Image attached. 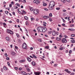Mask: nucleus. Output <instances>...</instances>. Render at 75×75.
I'll use <instances>...</instances> for the list:
<instances>
[{
	"instance_id": "obj_12",
	"label": "nucleus",
	"mask_w": 75,
	"mask_h": 75,
	"mask_svg": "<svg viewBox=\"0 0 75 75\" xmlns=\"http://www.w3.org/2000/svg\"><path fill=\"white\" fill-rule=\"evenodd\" d=\"M32 64L33 66H35V63L34 62H32Z\"/></svg>"
},
{
	"instance_id": "obj_43",
	"label": "nucleus",
	"mask_w": 75,
	"mask_h": 75,
	"mask_svg": "<svg viewBox=\"0 0 75 75\" xmlns=\"http://www.w3.org/2000/svg\"><path fill=\"white\" fill-rule=\"evenodd\" d=\"M9 7L11 8V7H12V5L11 4H9Z\"/></svg>"
},
{
	"instance_id": "obj_39",
	"label": "nucleus",
	"mask_w": 75,
	"mask_h": 75,
	"mask_svg": "<svg viewBox=\"0 0 75 75\" xmlns=\"http://www.w3.org/2000/svg\"><path fill=\"white\" fill-rule=\"evenodd\" d=\"M6 9H7V10H8V11H9V10H10V8H6Z\"/></svg>"
},
{
	"instance_id": "obj_48",
	"label": "nucleus",
	"mask_w": 75,
	"mask_h": 75,
	"mask_svg": "<svg viewBox=\"0 0 75 75\" xmlns=\"http://www.w3.org/2000/svg\"><path fill=\"white\" fill-rule=\"evenodd\" d=\"M60 50H63V48L62 47H61L59 48Z\"/></svg>"
},
{
	"instance_id": "obj_16",
	"label": "nucleus",
	"mask_w": 75,
	"mask_h": 75,
	"mask_svg": "<svg viewBox=\"0 0 75 75\" xmlns=\"http://www.w3.org/2000/svg\"><path fill=\"white\" fill-rule=\"evenodd\" d=\"M72 43H75V41L74 40H71Z\"/></svg>"
},
{
	"instance_id": "obj_27",
	"label": "nucleus",
	"mask_w": 75,
	"mask_h": 75,
	"mask_svg": "<svg viewBox=\"0 0 75 75\" xmlns=\"http://www.w3.org/2000/svg\"><path fill=\"white\" fill-rule=\"evenodd\" d=\"M22 74H23V75H26V74H26L25 73V72L24 71H23L22 73Z\"/></svg>"
},
{
	"instance_id": "obj_14",
	"label": "nucleus",
	"mask_w": 75,
	"mask_h": 75,
	"mask_svg": "<svg viewBox=\"0 0 75 75\" xmlns=\"http://www.w3.org/2000/svg\"><path fill=\"white\" fill-rule=\"evenodd\" d=\"M56 40L57 41H60V40H61V39L60 38L57 37L56 38Z\"/></svg>"
},
{
	"instance_id": "obj_53",
	"label": "nucleus",
	"mask_w": 75,
	"mask_h": 75,
	"mask_svg": "<svg viewBox=\"0 0 75 75\" xmlns=\"http://www.w3.org/2000/svg\"><path fill=\"white\" fill-rule=\"evenodd\" d=\"M74 24L71 25H70V26L71 27H74Z\"/></svg>"
},
{
	"instance_id": "obj_51",
	"label": "nucleus",
	"mask_w": 75,
	"mask_h": 75,
	"mask_svg": "<svg viewBox=\"0 0 75 75\" xmlns=\"http://www.w3.org/2000/svg\"><path fill=\"white\" fill-rule=\"evenodd\" d=\"M15 69L16 70H17V69H18V67H15Z\"/></svg>"
},
{
	"instance_id": "obj_33",
	"label": "nucleus",
	"mask_w": 75,
	"mask_h": 75,
	"mask_svg": "<svg viewBox=\"0 0 75 75\" xmlns=\"http://www.w3.org/2000/svg\"><path fill=\"white\" fill-rule=\"evenodd\" d=\"M16 5H17V6H18V7H20V5L18 4H16Z\"/></svg>"
},
{
	"instance_id": "obj_47",
	"label": "nucleus",
	"mask_w": 75,
	"mask_h": 75,
	"mask_svg": "<svg viewBox=\"0 0 75 75\" xmlns=\"http://www.w3.org/2000/svg\"><path fill=\"white\" fill-rule=\"evenodd\" d=\"M9 59H10V58H9V57H7L6 58V59L7 60H9Z\"/></svg>"
},
{
	"instance_id": "obj_20",
	"label": "nucleus",
	"mask_w": 75,
	"mask_h": 75,
	"mask_svg": "<svg viewBox=\"0 0 75 75\" xmlns=\"http://www.w3.org/2000/svg\"><path fill=\"white\" fill-rule=\"evenodd\" d=\"M66 0H61V1H62V2H63V3H65L66 2Z\"/></svg>"
},
{
	"instance_id": "obj_22",
	"label": "nucleus",
	"mask_w": 75,
	"mask_h": 75,
	"mask_svg": "<svg viewBox=\"0 0 75 75\" xmlns=\"http://www.w3.org/2000/svg\"><path fill=\"white\" fill-rule=\"evenodd\" d=\"M48 33L49 34H51V33H52V31H49L48 32Z\"/></svg>"
},
{
	"instance_id": "obj_6",
	"label": "nucleus",
	"mask_w": 75,
	"mask_h": 75,
	"mask_svg": "<svg viewBox=\"0 0 75 75\" xmlns=\"http://www.w3.org/2000/svg\"><path fill=\"white\" fill-rule=\"evenodd\" d=\"M62 42L63 43H66L67 42V40L66 39H65V38H63L62 39Z\"/></svg>"
},
{
	"instance_id": "obj_24",
	"label": "nucleus",
	"mask_w": 75,
	"mask_h": 75,
	"mask_svg": "<svg viewBox=\"0 0 75 75\" xmlns=\"http://www.w3.org/2000/svg\"><path fill=\"white\" fill-rule=\"evenodd\" d=\"M43 6H47V4H46L45 3H44L43 4Z\"/></svg>"
},
{
	"instance_id": "obj_57",
	"label": "nucleus",
	"mask_w": 75,
	"mask_h": 75,
	"mask_svg": "<svg viewBox=\"0 0 75 75\" xmlns=\"http://www.w3.org/2000/svg\"><path fill=\"white\" fill-rule=\"evenodd\" d=\"M62 25L63 26H65V23H63L62 24Z\"/></svg>"
},
{
	"instance_id": "obj_26",
	"label": "nucleus",
	"mask_w": 75,
	"mask_h": 75,
	"mask_svg": "<svg viewBox=\"0 0 75 75\" xmlns=\"http://www.w3.org/2000/svg\"><path fill=\"white\" fill-rule=\"evenodd\" d=\"M66 72H67L68 74H71V72L69 71H67Z\"/></svg>"
},
{
	"instance_id": "obj_23",
	"label": "nucleus",
	"mask_w": 75,
	"mask_h": 75,
	"mask_svg": "<svg viewBox=\"0 0 75 75\" xmlns=\"http://www.w3.org/2000/svg\"><path fill=\"white\" fill-rule=\"evenodd\" d=\"M56 9L57 10H60V8L59 7L56 8Z\"/></svg>"
},
{
	"instance_id": "obj_10",
	"label": "nucleus",
	"mask_w": 75,
	"mask_h": 75,
	"mask_svg": "<svg viewBox=\"0 0 75 75\" xmlns=\"http://www.w3.org/2000/svg\"><path fill=\"white\" fill-rule=\"evenodd\" d=\"M29 8L30 9V11H33V10H34V8H33L30 6L29 7Z\"/></svg>"
},
{
	"instance_id": "obj_7",
	"label": "nucleus",
	"mask_w": 75,
	"mask_h": 75,
	"mask_svg": "<svg viewBox=\"0 0 75 75\" xmlns=\"http://www.w3.org/2000/svg\"><path fill=\"white\" fill-rule=\"evenodd\" d=\"M57 33L54 30H53L52 32V35L53 36H55L56 35Z\"/></svg>"
},
{
	"instance_id": "obj_2",
	"label": "nucleus",
	"mask_w": 75,
	"mask_h": 75,
	"mask_svg": "<svg viewBox=\"0 0 75 75\" xmlns=\"http://www.w3.org/2000/svg\"><path fill=\"white\" fill-rule=\"evenodd\" d=\"M37 30L38 31H40V32H43V28L39 27H38L37 28Z\"/></svg>"
},
{
	"instance_id": "obj_34",
	"label": "nucleus",
	"mask_w": 75,
	"mask_h": 75,
	"mask_svg": "<svg viewBox=\"0 0 75 75\" xmlns=\"http://www.w3.org/2000/svg\"><path fill=\"white\" fill-rule=\"evenodd\" d=\"M5 13L6 14H8V11H5Z\"/></svg>"
},
{
	"instance_id": "obj_56",
	"label": "nucleus",
	"mask_w": 75,
	"mask_h": 75,
	"mask_svg": "<svg viewBox=\"0 0 75 75\" xmlns=\"http://www.w3.org/2000/svg\"><path fill=\"white\" fill-rule=\"evenodd\" d=\"M5 57H7V53H6L5 54Z\"/></svg>"
},
{
	"instance_id": "obj_37",
	"label": "nucleus",
	"mask_w": 75,
	"mask_h": 75,
	"mask_svg": "<svg viewBox=\"0 0 75 75\" xmlns=\"http://www.w3.org/2000/svg\"><path fill=\"white\" fill-rule=\"evenodd\" d=\"M44 9L45 10V11H48V9L45 8H44Z\"/></svg>"
},
{
	"instance_id": "obj_35",
	"label": "nucleus",
	"mask_w": 75,
	"mask_h": 75,
	"mask_svg": "<svg viewBox=\"0 0 75 75\" xmlns=\"http://www.w3.org/2000/svg\"><path fill=\"white\" fill-rule=\"evenodd\" d=\"M49 20L50 21H51H51H52V19L51 18H49Z\"/></svg>"
},
{
	"instance_id": "obj_5",
	"label": "nucleus",
	"mask_w": 75,
	"mask_h": 75,
	"mask_svg": "<svg viewBox=\"0 0 75 75\" xmlns=\"http://www.w3.org/2000/svg\"><path fill=\"white\" fill-rule=\"evenodd\" d=\"M22 47L24 49H26L27 48V44L25 43H24L22 45Z\"/></svg>"
},
{
	"instance_id": "obj_13",
	"label": "nucleus",
	"mask_w": 75,
	"mask_h": 75,
	"mask_svg": "<svg viewBox=\"0 0 75 75\" xmlns=\"http://www.w3.org/2000/svg\"><path fill=\"white\" fill-rule=\"evenodd\" d=\"M27 60L28 62H31V59L30 57H28L27 58Z\"/></svg>"
},
{
	"instance_id": "obj_21",
	"label": "nucleus",
	"mask_w": 75,
	"mask_h": 75,
	"mask_svg": "<svg viewBox=\"0 0 75 75\" xmlns=\"http://www.w3.org/2000/svg\"><path fill=\"white\" fill-rule=\"evenodd\" d=\"M24 18L25 19H26V20H28V18L27 16H25L24 17Z\"/></svg>"
},
{
	"instance_id": "obj_46",
	"label": "nucleus",
	"mask_w": 75,
	"mask_h": 75,
	"mask_svg": "<svg viewBox=\"0 0 75 75\" xmlns=\"http://www.w3.org/2000/svg\"><path fill=\"white\" fill-rule=\"evenodd\" d=\"M64 37L65 38H68V36H67V35H65L64 36Z\"/></svg>"
},
{
	"instance_id": "obj_64",
	"label": "nucleus",
	"mask_w": 75,
	"mask_h": 75,
	"mask_svg": "<svg viewBox=\"0 0 75 75\" xmlns=\"http://www.w3.org/2000/svg\"><path fill=\"white\" fill-rule=\"evenodd\" d=\"M25 75H31L30 74H29V73H28L27 74H26Z\"/></svg>"
},
{
	"instance_id": "obj_60",
	"label": "nucleus",
	"mask_w": 75,
	"mask_h": 75,
	"mask_svg": "<svg viewBox=\"0 0 75 75\" xmlns=\"http://www.w3.org/2000/svg\"><path fill=\"white\" fill-rule=\"evenodd\" d=\"M69 18H70V17H68V21H69L70 20V19H69Z\"/></svg>"
},
{
	"instance_id": "obj_28",
	"label": "nucleus",
	"mask_w": 75,
	"mask_h": 75,
	"mask_svg": "<svg viewBox=\"0 0 75 75\" xmlns=\"http://www.w3.org/2000/svg\"><path fill=\"white\" fill-rule=\"evenodd\" d=\"M33 56L34 58H37V57H36L35 55L33 54Z\"/></svg>"
},
{
	"instance_id": "obj_4",
	"label": "nucleus",
	"mask_w": 75,
	"mask_h": 75,
	"mask_svg": "<svg viewBox=\"0 0 75 75\" xmlns=\"http://www.w3.org/2000/svg\"><path fill=\"white\" fill-rule=\"evenodd\" d=\"M7 33H8L10 34H12V35L14 34V32L10 30H7Z\"/></svg>"
},
{
	"instance_id": "obj_30",
	"label": "nucleus",
	"mask_w": 75,
	"mask_h": 75,
	"mask_svg": "<svg viewBox=\"0 0 75 75\" xmlns=\"http://www.w3.org/2000/svg\"><path fill=\"white\" fill-rule=\"evenodd\" d=\"M38 41H40V42H42V40L41 39H38Z\"/></svg>"
},
{
	"instance_id": "obj_61",
	"label": "nucleus",
	"mask_w": 75,
	"mask_h": 75,
	"mask_svg": "<svg viewBox=\"0 0 75 75\" xmlns=\"http://www.w3.org/2000/svg\"><path fill=\"white\" fill-rule=\"evenodd\" d=\"M56 34L57 35H59V33L58 32H56Z\"/></svg>"
},
{
	"instance_id": "obj_55",
	"label": "nucleus",
	"mask_w": 75,
	"mask_h": 75,
	"mask_svg": "<svg viewBox=\"0 0 75 75\" xmlns=\"http://www.w3.org/2000/svg\"><path fill=\"white\" fill-rule=\"evenodd\" d=\"M65 71H69V70L68 69H65L64 70Z\"/></svg>"
},
{
	"instance_id": "obj_3",
	"label": "nucleus",
	"mask_w": 75,
	"mask_h": 75,
	"mask_svg": "<svg viewBox=\"0 0 75 75\" xmlns=\"http://www.w3.org/2000/svg\"><path fill=\"white\" fill-rule=\"evenodd\" d=\"M34 14H38L39 13V10L37 9H35L33 11Z\"/></svg>"
},
{
	"instance_id": "obj_62",
	"label": "nucleus",
	"mask_w": 75,
	"mask_h": 75,
	"mask_svg": "<svg viewBox=\"0 0 75 75\" xmlns=\"http://www.w3.org/2000/svg\"><path fill=\"white\" fill-rule=\"evenodd\" d=\"M71 31H75V29H73L72 28H71Z\"/></svg>"
},
{
	"instance_id": "obj_50",
	"label": "nucleus",
	"mask_w": 75,
	"mask_h": 75,
	"mask_svg": "<svg viewBox=\"0 0 75 75\" xmlns=\"http://www.w3.org/2000/svg\"><path fill=\"white\" fill-rule=\"evenodd\" d=\"M16 21H17V22L18 23H19V22H20V21L19 20V19H18L16 20Z\"/></svg>"
},
{
	"instance_id": "obj_32",
	"label": "nucleus",
	"mask_w": 75,
	"mask_h": 75,
	"mask_svg": "<svg viewBox=\"0 0 75 75\" xmlns=\"http://www.w3.org/2000/svg\"><path fill=\"white\" fill-rule=\"evenodd\" d=\"M16 35H17V36L18 37V38H19L20 37V35H18V33H16Z\"/></svg>"
},
{
	"instance_id": "obj_17",
	"label": "nucleus",
	"mask_w": 75,
	"mask_h": 75,
	"mask_svg": "<svg viewBox=\"0 0 75 75\" xmlns=\"http://www.w3.org/2000/svg\"><path fill=\"white\" fill-rule=\"evenodd\" d=\"M39 3H40V1H36V4H38Z\"/></svg>"
},
{
	"instance_id": "obj_45",
	"label": "nucleus",
	"mask_w": 75,
	"mask_h": 75,
	"mask_svg": "<svg viewBox=\"0 0 75 75\" xmlns=\"http://www.w3.org/2000/svg\"><path fill=\"white\" fill-rule=\"evenodd\" d=\"M75 73H72L70 75H74Z\"/></svg>"
},
{
	"instance_id": "obj_41",
	"label": "nucleus",
	"mask_w": 75,
	"mask_h": 75,
	"mask_svg": "<svg viewBox=\"0 0 75 75\" xmlns=\"http://www.w3.org/2000/svg\"><path fill=\"white\" fill-rule=\"evenodd\" d=\"M26 24L27 25H28V21H26Z\"/></svg>"
},
{
	"instance_id": "obj_1",
	"label": "nucleus",
	"mask_w": 75,
	"mask_h": 75,
	"mask_svg": "<svg viewBox=\"0 0 75 75\" xmlns=\"http://www.w3.org/2000/svg\"><path fill=\"white\" fill-rule=\"evenodd\" d=\"M55 6V2L53 1H51L49 5V9L50 10H52L54 9V7Z\"/></svg>"
},
{
	"instance_id": "obj_52",
	"label": "nucleus",
	"mask_w": 75,
	"mask_h": 75,
	"mask_svg": "<svg viewBox=\"0 0 75 75\" xmlns=\"http://www.w3.org/2000/svg\"><path fill=\"white\" fill-rule=\"evenodd\" d=\"M15 47L16 48V50H18V47H17V46H15Z\"/></svg>"
},
{
	"instance_id": "obj_15",
	"label": "nucleus",
	"mask_w": 75,
	"mask_h": 75,
	"mask_svg": "<svg viewBox=\"0 0 75 75\" xmlns=\"http://www.w3.org/2000/svg\"><path fill=\"white\" fill-rule=\"evenodd\" d=\"M6 40L8 41L10 40V38L8 37H6Z\"/></svg>"
},
{
	"instance_id": "obj_19",
	"label": "nucleus",
	"mask_w": 75,
	"mask_h": 75,
	"mask_svg": "<svg viewBox=\"0 0 75 75\" xmlns=\"http://www.w3.org/2000/svg\"><path fill=\"white\" fill-rule=\"evenodd\" d=\"M45 49H49V46H46L45 47Z\"/></svg>"
},
{
	"instance_id": "obj_49",
	"label": "nucleus",
	"mask_w": 75,
	"mask_h": 75,
	"mask_svg": "<svg viewBox=\"0 0 75 75\" xmlns=\"http://www.w3.org/2000/svg\"><path fill=\"white\" fill-rule=\"evenodd\" d=\"M62 11L63 12H65V11H67L65 10V9H63Z\"/></svg>"
},
{
	"instance_id": "obj_18",
	"label": "nucleus",
	"mask_w": 75,
	"mask_h": 75,
	"mask_svg": "<svg viewBox=\"0 0 75 75\" xmlns=\"http://www.w3.org/2000/svg\"><path fill=\"white\" fill-rule=\"evenodd\" d=\"M3 69L4 70H7V67H6L5 66L4 67Z\"/></svg>"
},
{
	"instance_id": "obj_36",
	"label": "nucleus",
	"mask_w": 75,
	"mask_h": 75,
	"mask_svg": "<svg viewBox=\"0 0 75 75\" xmlns=\"http://www.w3.org/2000/svg\"><path fill=\"white\" fill-rule=\"evenodd\" d=\"M69 54H71V53H72V50H70L69 51Z\"/></svg>"
},
{
	"instance_id": "obj_38",
	"label": "nucleus",
	"mask_w": 75,
	"mask_h": 75,
	"mask_svg": "<svg viewBox=\"0 0 75 75\" xmlns=\"http://www.w3.org/2000/svg\"><path fill=\"white\" fill-rule=\"evenodd\" d=\"M25 68H27V67H28V66L27 65H25Z\"/></svg>"
},
{
	"instance_id": "obj_31",
	"label": "nucleus",
	"mask_w": 75,
	"mask_h": 75,
	"mask_svg": "<svg viewBox=\"0 0 75 75\" xmlns=\"http://www.w3.org/2000/svg\"><path fill=\"white\" fill-rule=\"evenodd\" d=\"M75 34H72L71 35V37H75Z\"/></svg>"
},
{
	"instance_id": "obj_59",
	"label": "nucleus",
	"mask_w": 75,
	"mask_h": 75,
	"mask_svg": "<svg viewBox=\"0 0 75 75\" xmlns=\"http://www.w3.org/2000/svg\"><path fill=\"white\" fill-rule=\"evenodd\" d=\"M13 15H14V16H15V12H14V11H13Z\"/></svg>"
},
{
	"instance_id": "obj_9",
	"label": "nucleus",
	"mask_w": 75,
	"mask_h": 75,
	"mask_svg": "<svg viewBox=\"0 0 75 75\" xmlns=\"http://www.w3.org/2000/svg\"><path fill=\"white\" fill-rule=\"evenodd\" d=\"M43 18H46L47 19V18H50V16H44L43 17Z\"/></svg>"
},
{
	"instance_id": "obj_40",
	"label": "nucleus",
	"mask_w": 75,
	"mask_h": 75,
	"mask_svg": "<svg viewBox=\"0 0 75 75\" xmlns=\"http://www.w3.org/2000/svg\"><path fill=\"white\" fill-rule=\"evenodd\" d=\"M22 11H23V13H24V14L26 13V12H25V11H24V10H23Z\"/></svg>"
},
{
	"instance_id": "obj_8",
	"label": "nucleus",
	"mask_w": 75,
	"mask_h": 75,
	"mask_svg": "<svg viewBox=\"0 0 75 75\" xmlns=\"http://www.w3.org/2000/svg\"><path fill=\"white\" fill-rule=\"evenodd\" d=\"M47 31V28L45 27L43 28V33H45Z\"/></svg>"
},
{
	"instance_id": "obj_29",
	"label": "nucleus",
	"mask_w": 75,
	"mask_h": 75,
	"mask_svg": "<svg viewBox=\"0 0 75 75\" xmlns=\"http://www.w3.org/2000/svg\"><path fill=\"white\" fill-rule=\"evenodd\" d=\"M52 13H50L49 14V17H52Z\"/></svg>"
},
{
	"instance_id": "obj_42",
	"label": "nucleus",
	"mask_w": 75,
	"mask_h": 75,
	"mask_svg": "<svg viewBox=\"0 0 75 75\" xmlns=\"http://www.w3.org/2000/svg\"><path fill=\"white\" fill-rule=\"evenodd\" d=\"M25 31H26L25 33H28V31H27V29H26V28H25Z\"/></svg>"
},
{
	"instance_id": "obj_63",
	"label": "nucleus",
	"mask_w": 75,
	"mask_h": 75,
	"mask_svg": "<svg viewBox=\"0 0 75 75\" xmlns=\"http://www.w3.org/2000/svg\"><path fill=\"white\" fill-rule=\"evenodd\" d=\"M18 13H19V14H21V11H18Z\"/></svg>"
},
{
	"instance_id": "obj_44",
	"label": "nucleus",
	"mask_w": 75,
	"mask_h": 75,
	"mask_svg": "<svg viewBox=\"0 0 75 75\" xmlns=\"http://www.w3.org/2000/svg\"><path fill=\"white\" fill-rule=\"evenodd\" d=\"M33 3H36H36H37V1H35V0L34 1H33Z\"/></svg>"
},
{
	"instance_id": "obj_54",
	"label": "nucleus",
	"mask_w": 75,
	"mask_h": 75,
	"mask_svg": "<svg viewBox=\"0 0 75 75\" xmlns=\"http://www.w3.org/2000/svg\"><path fill=\"white\" fill-rule=\"evenodd\" d=\"M7 64H8V66H10V64L8 62H7Z\"/></svg>"
},
{
	"instance_id": "obj_25",
	"label": "nucleus",
	"mask_w": 75,
	"mask_h": 75,
	"mask_svg": "<svg viewBox=\"0 0 75 75\" xmlns=\"http://www.w3.org/2000/svg\"><path fill=\"white\" fill-rule=\"evenodd\" d=\"M26 69L27 70L28 72H30V70L29 68H27Z\"/></svg>"
},
{
	"instance_id": "obj_11",
	"label": "nucleus",
	"mask_w": 75,
	"mask_h": 75,
	"mask_svg": "<svg viewBox=\"0 0 75 75\" xmlns=\"http://www.w3.org/2000/svg\"><path fill=\"white\" fill-rule=\"evenodd\" d=\"M11 54L12 55H13V56H14L15 55H16V53L15 52H12L11 53Z\"/></svg>"
},
{
	"instance_id": "obj_58",
	"label": "nucleus",
	"mask_w": 75,
	"mask_h": 75,
	"mask_svg": "<svg viewBox=\"0 0 75 75\" xmlns=\"http://www.w3.org/2000/svg\"><path fill=\"white\" fill-rule=\"evenodd\" d=\"M3 25H6V24L5 23H3Z\"/></svg>"
}]
</instances>
